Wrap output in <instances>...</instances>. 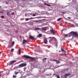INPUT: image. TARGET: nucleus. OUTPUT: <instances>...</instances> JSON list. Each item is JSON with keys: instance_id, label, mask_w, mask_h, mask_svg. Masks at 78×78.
<instances>
[{"instance_id": "19", "label": "nucleus", "mask_w": 78, "mask_h": 78, "mask_svg": "<svg viewBox=\"0 0 78 78\" xmlns=\"http://www.w3.org/2000/svg\"><path fill=\"white\" fill-rule=\"evenodd\" d=\"M14 44H15V42H14V41L12 42V45H14Z\"/></svg>"}, {"instance_id": "5", "label": "nucleus", "mask_w": 78, "mask_h": 78, "mask_svg": "<svg viewBox=\"0 0 78 78\" xmlns=\"http://www.w3.org/2000/svg\"><path fill=\"white\" fill-rule=\"evenodd\" d=\"M44 42L45 44H47L48 43V41H47V39L46 38H44Z\"/></svg>"}, {"instance_id": "2", "label": "nucleus", "mask_w": 78, "mask_h": 78, "mask_svg": "<svg viewBox=\"0 0 78 78\" xmlns=\"http://www.w3.org/2000/svg\"><path fill=\"white\" fill-rule=\"evenodd\" d=\"M27 65L26 63H23L20 64L18 66L16 67V69H19V68H21V67H25Z\"/></svg>"}, {"instance_id": "8", "label": "nucleus", "mask_w": 78, "mask_h": 78, "mask_svg": "<svg viewBox=\"0 0 78 78\" xmlns=\"http://www.w3.org/2000/svg\"><path fill=\"white\" fill-rule=\"evenodd\" d=\"M17 62V60H13L11 62H10V65H12V64H13V63H14V62Z\"/></svg>"}, {"instance_id": "43", "label": "nucleus", "mask_w": 78, "mask_h": 78, "mask_svg": "<svg viewBox=\"0 0 78 78\" xmlns=\"http://www.w3.org/2000/svg\"><path fill=\"white\" fill-rule=\"evenodd\" d=\"M61 52V51H59V53L60 52Z\"/></svg>"}, {"instance_id": "39", "label": "nucleus", "mask_w": 78, "mask_h": 78, "mask_svg": "<svg viewBox=\"0 0 78 78\" xmlns=\"http://www.w3.org/2000/svg\"><path fill=\"white\" fill-rule=\"evenodd\" d=\"M20 38H22V36H20Z\"/></svg>"}, {"instance_id": "25", "label": "nucleus", "mask_w": 78, "mask_h": 78, "mask_svg": "<svg viewBox=\"0 0 78 78\" xmlns=\"http://www.w3.org/2000/svg\"><path fill=\"white\" fill-rule=\"evenodd\" d=\"M35 30H41V29L39 28H36Z\"/></svg>"}, {"instance_id": "7", "label": "nucleus", "mask_w": 78, "mask_h": 78, "mask_svg": "<svg viewBox=\"0 0 78 78\" xmlns=\"http://www.w3.org/2000/svg\"><path fill=\"white\" fill-rule=\"evenodd\" d=\"M26 42H27V44H28V42H29V41H27L26 40H23V41L22 44H25Z\"/></svg>"}, {"instance_id": "47", "label": "nucleus", "mask_w": 78, "mask_h": 78, "mask_svg": "<svg viewBox=\"0 0 78 78\" xmlns=\"http://www.w3.org/2000/svg\"><path fill=\"white\" fill-rule=\"evenodd\" d=\"M50 61H51V60H50Z\"/></svg>"}, {"instance_id": "14", "label": "nucleus", "mask_w": 78, "mask_h": 78, "mask_svg": "<svg viewBox=\"0 0 78 78\" xmlns=\"http://www.w3.org/2000/svg\"><path fill=\"white\" fill-rule=\"evenodd\" d=\"M63 53H64V55L65 56H66V51H65V50H64L63 51Z\"/></svg>"}, {"instance_id": "32", "label": "nucleus", "mask_w": 78, "mask_h": 78, "mask_svg": "<svg viewBox=\"0 0 78 78\" xmlns=\"http://www.w3.org/2000/svg\"><path fill=\"white\" fill-rule=\"evenodd\" d=\"M71 27H74V25H71Z\"/></svg>"}, {"instance_id": "18", "label": "nucleus", "mask_w": 78, "mask_h": 78, "mask_svg": "<svg viewBox=\"0 0 78 78\" xmlns=\"http://www.w3.org/2000/svg\"><path fill=\"white\" fill-rule=\"evenodd\" d=\"M30 19H31V18H26V19H25V20H26V21H27V20H30Z\"/></svg>"}, {"instance_id": "21", "label": "nucleus", "mask_w": 78, "mask_h": 78, "mask_svg": "<svg viewBox=\"0 0 78 78\" xmlns=\"http://www.w3.org/2000/svg\"><path fill=\"white\" fill-rule=\"evenodd\" d=\"M16 77H17V76H15L14 75L13 76V78H15Z\"/></svg>"}, {"instance_id": "15", "label": "nucleus", "mask_w": 78, "mask_h": 78, "mask_svg": "<svg viewBox=\"0 0 78 78\" xmlns=\"http://www.w3.org/2000/svg\"><path fill=\"white\" fill-rule=\"evenodd\" d=\"M57 76V78H60V77L59 76V75H56V76Z\"/></svg>"}, {"instance_id": "16", "label": "nucleus", "mask_w": 78, "mask_h": 78, "mask_svg": "<svg viewBox=\"0 0 78 78\" xmlns=\"http://www.w3.org/2000/svg\"><path fill=\"white\" fill-rule=\"evenodd\" d=\"M18 51L19 54H20V53H21V50H20V49H19L18 50Z\"/></svg>"}, {"instance_id": "29", "label": "nucleus", "mask_w": 78, "mask_h": 78, "mask_svg": "<svg viewBox=\"0 0 78 78\" xmlns=\"http://www.w3.org/2000/svg\"><path fill=\"white\" fill-rule=\"evenodd\" d=\"M36 14H34L32 15V16H36Z\"/></svg>"}, {"instance_id": "38", "label": "nucleus", "mask_w": 78, "mask_h": 78, "mask_svg": "<svg viewBox=\"0 0 78 78\" xmlns=\"http://www.w3.org/2000/svg\"><path fill=\"white\" fill-rule=\"evenodd\" d=\"M68 18L69 19H71V18H70V17H68Z\"/></svg>"}, {"instance_id": "40", "label": "nucleus", "mask_w": 78, "mask_h": 78, "mask_svg": "<svg viewBox=\"0 0 78 78\" xmlns=\"http://www.w3.org/2000/svg\"><path fill=\"white\" fill-rule=\"evenodd\" d=\"M6 4H8V2H6Z\"/></svg>"}, {"instance_id": "42", "label": "nucleus", "mask_w": 78, "mask_h": 78, "mask_svg": "<svg viewBox=\"0 0 78 78\" xmlns=\"http://www.w3.org/2000/svg\"><path fill=\"white\" fill-rule=\"evenodd\" d=\"M31 19H33V18H31Z\"/></svg>"}, {"instance_id": "33", "label": "nucleus", "mask_w": 78, "mask_h": 78, "mask_svg": "<svg viewBox=\"0 0 78 78\" xmlns=\"http://www.w3.org/2000/svg\"><path fill=\"white\" fill-rule=\"evenodd\" d=\"M65 36H68V34H65Z\"/></svg>"}, {"instance_id": "1", "label": "nucleus", "mask_w": 78, "mask_h": 78, "mask_svg": "<svg viewBox=\"0 0 78 78\" xmlns=\"http://www.w3.org/2000/svg\"><path fill=\"white\" fill-rule=\"evenodd\" d=\"M72 34L73 35V36H75L77 37H78V34L77 33V32L73 31H72L69 33L68 34V37H70V36H72Z\"/></svg>"}, {"instance_id": "36", "label": "nucleus", "mask_w": 78, "mask_h": 78, "mask_svg": "<svg viewBox=\"0 0 78 78\" xmlns=\"http://www.w3.org/2000/svg\"><path fill=\"white\" fill-rule=\"evenodd\" d=\"M46 76H49L50 75L48 74H47L46 75Z\"/></svg>"}, {"instance_id": "30", "label": "nucleus", "mask_w": 78, "mask_h": 78, "mask_svg": "<svg viewBox=\"0 0 78 78\" xmlns=\"http://www.w3.org/2000/svg\"><path fill=\"white\" fill-rule=\"evenodd\" d=\"M1 17H2V19H3V18H4L5 17H4V16H2Z\"/></svg>"}, {"instance_id": "44", "label": "nucleus", "mask_w": 78, "mask_h": 78, "mask_svg": "<svg viewBox=\"0 0 78 78\" xmlns=\"http://www.w3.org/2000/svg\"><path fill=\"white\" fill-rule=\"evenodd\" d=\"M1 54V52L0 51V55Z\"/></svg>"}, {"instance_id": "45", "label": "nucleus", "mask_w": 78, "mask_h": 78, "mask_svg": "<svg viewBox=\"0 0 78 78\" xmlns=\"http://www.w3.org/2000/svg\"><path fill=\"white\" fill-rule=\"evenodd\" d=\"M63 31V30H62V31Z\"/></svg>"}, {"instance_id": "37", "label": "nucleus", "mask_w": 78, "mask_h": 78, "mask_svg": "<svg viewBox=\"0 0 78 78\" xmlns=\"http://www.w3.org/2000/svg\"><path fill=\"white\" fill-rule=\"evenodd\" d=\"M0 77H2V74H0Z\"/></svg>"}, {"instance_id": "24", "label": "nucleus", "mask_w": 78, "mask_h": 78, "mask_svg": "<svg viewBox=\"0 0 78 78\" xmlns=\"http://www.w3.org/2000/svg\"><path fill=\"white\" fill-rule=\"evenodd\" d=\"M15 13L14 12H12L11 13V15H14Z\"/></svg>"}, {"instance_id": "12", "label": "nucleus", "mask_w": 78, "mask_h": 78, "mask_svg": "<svg viewBox=\"0 0 78 78\" xmlns=\"http://www.w3.org/2000/svg\"><path fill=\"white\" fill-rule=\"evenodd\" d=\"M44 4L45 5H46V6H51V5L47 4L46 3H44Z\"/></svg>"}, {"instance_id": "28", "label": "nucleus", "mask_w": 78, "mask_h": 78, "mask_svg": "<svg viewBox=\"0 0 78 78\" xmlns=\"http://www.w3.org/2000/svg\"><path fill=\"white\" fill-rule=\"evenodd\" d=\"M14 49H11V51H14Z\"/></svg>"}, {"instance_id": "26", "label": "nucleus", "mask_w": 78, "mask_h": 78, "mask_svg": "<svg viewBox=\"0 0 78 78\" xmlns=\"http://www.w3.org/2000/svg\"><path fill=\"white\" fill-rule=\"evenodd\" d=\"M7 16H9V12H7Z\"/></svg>"}, {"instance_id": "20", "label": "nucleus", "mask_w": 78, "mask_h": 78, "mask_svg": "<svg viewBox=\"0 0 78 78\" xmlns=\"http://www.w3.org/2000/svg\"><path fill=\"white\" fill-rule=\"evenodd\" d=\"M19 73V72H17L16 73H14L16 75H17V74H18Z\"/></svg>"}, {"instance_id": "23", "label": "nucleus", "mask_w": 78, "mask_h": 78, "mask_svg": "<svg viewBox=\"0 0 78 78\" xmlns=\"http://www.w3.org/2000/svg\"><path fill=\"white\" fill-rule=\"evenodd\" d=\"M61 20V18H59L57 20V21H59V20Z\"/></svg>"}, {"instance_id": "46", "label": "nucleus", "mask_w": 78, "mask_h": 78, "mask_svg": "<svg viewBox=\"0 0 78 78\" xmlns=\"http://www.w3.org/2000/svg\"><path fill=\"white\" fill-rule=\"evenodd\" d=\"M65 78H66V77H65Z\"/></svg>"}, {"instance_id": "22", "label": "nucleus", "mask_w": 78, "mask_h": 78, "mask_svg": "<svg viewBox=\"0 0 78 78\" xmlns=\"http://www.w3.org/2000/svg\"><path fill=\"white\" fill-rule=\"evenodd\" d=\"M39 21H41V20H36L34 21V22H39Z\"/></svg>"}, {"instance_id": "34", "label": "nucleus", "mask_w": 78, "mask_h": 78, "mask_svg": "<svg viewBox=\"0 0 78 78\" xmlns=\"http://www.w3.org/2000/svg\"><path fill=\"white\" fill-rule=\"evenodd\" d=\"M0 13H1L2 14H3V12L0 11Z\"/></svg>"}, {"instance_id": "4", "label": "nucleus", "mask_w": 78, "mask_h": 78, "mask_svg": "<svg viewBox=\"0 0 78 78\" xmlns=\"http://www.w3.org/2000/svg\"><path fill=\"white\" fill-rule=\"evenodd\" d=\"M49 39H51L50 40H49V42L50 41H53V40H54V41H56V38L55 37H49Z\"/></svg>"}, {"instance_id": "27", "label": "nucleus", "mask_w": 78, "mask_h": 78, "mask_svg": "<svg viewBox=\"0 0 78 78\" xmlns=\"http://www.w3.org/2000/svg\"><path fill=\"white\" fill-rule=\"evenodd\" d=\"M47 59V58H44L42 60L43 61H44V60H46Z\"/></svg>"}, {"instance_id": "9", "label": "nucleus", "mask_w": 78, "mask_h": 78, "mask_svg": "<svg viewBox=\"0 0 78 78\" xmlns=\"http://www.w3.org/2000/svg\"><path fill=\"white\" fill-rule=\"evenodd\" d=\"M69 75H71V74H70V73H67L65 74L64 76L65 77L67 78V76H69Z\"/></svg>"}, {"instance_id": "35", "label": "nucleus", "mask_w": 78, "mask_h": 78, "mask_svg": "<svg viewBox=\"0 0 78 78\" xmlns=\"http://www.w3.org/2000/svg\"><path fill=\"white\" fill-rule=\"evenodd\" d=\"M57 61V60H55V59H54L53 60V61Z\"/></svg>"}, {"instance_id": "3", "label": "nucleus", "mask_w": 78, "mask_h": 78, "mask_svg": "<svg viewBox=\"0 0 78 78\" xmlns=\"http://www.w3.org/2000/svg\"><path fill=\"white\" fill-rule=\"evenodd\" d=\"M23 57L26 58L27 59H30L31 61H34V59H35V58L31 57L29 56L26 55H24Z\"/></svg>"}, {"instance_id": "10", "label": "nucleus", "mask_w": 78, "mask_h": 78, "mask_svg": "<svg viewBox=\"0 0 78 78\" xmlns=\"http://www.w3.org/2000/svg\"><path fill=\"white\" fill-rule=\"evenodd\" d=\"M41 30H42V31H46L47 30V27H43L41 28Z\"/></svg>"}, {"instance_id": "11", "label": "nucleus", "mask_w": 78, "mask_h": 78, "mask_svg": "<svg viewBox=\"0 0 78 78\" xmlns=\"http://www.w3.org/2000/svg\"><path fill=\"white\" fill-rule=\"evenodd\" d=\"M29 38L30 39H32V40L34 39V37L31 36H29Z\"/></svg>"}, {"instance_id": "6", "label": "nucleus", "mask_w": 78, "mask_h": 78, "mask_svg": "<svg viewBox=\"0 0 78 78\" xmlns=\"http://www.w3.org/2000/svg\"><path fill=\"white\" fill-rule=\"evenodd\" d=\"M50 32L52 33L53 34H55V31L53 30V29H52L50 30Z\"/></svg>"}, {"instance_id": "13", "label": "nucleus", "mask_w": 78, "mask_h": 78, "mask_svg": "<svg viewBox=\"0 0 78 78\" xmlns=\"http://www.w3.org/2000/svg\"><path fill=\"white\" fill-rule=\"evenodd\" d=\"M42 36V34H40L37 35V37H41Z\"/></svg>"}, {"instance_id": "17", "label": "nucleus", "mask_w": 78, "mask_h": 78, "mask_svg": "<svg viewBox=\"0 0 78 78\" xmlns=\"http://www.w3.org/2000/svg\"><path fill=\"white\" fill-rule=\"evenodd\" d=\"M56 64H59V63H60V62H59L58 60H57V61H56Z\"/></svg>"}, {"instance_id": "31", "label": "nucleus", "mask_w": 78, "mask_h": 78, "mask_svg": "<svg viewBox=\"0 0 78 78\" xmlns=\"http://www.w3.org/2000/svg\"><path fill=\"white\" fill-rule=\"evenodd\" d=\"M64 49H63L62 48L61 49V51H62V52L64 51Z\"/></svg>"}, {"instance_id": "41", "label": "nucleus", "mask_w": 78, "mask_h": 78, "mask_svg": "<svg viewBox=\"0 0 78 78\" xmlns=\"http://www.w3.org/2000/svg\"><path fill=\"white\" fill-rule=\"evenodd\" d=\"M53 75H55V74H54Z\"/></svg>"}]
</instances>
